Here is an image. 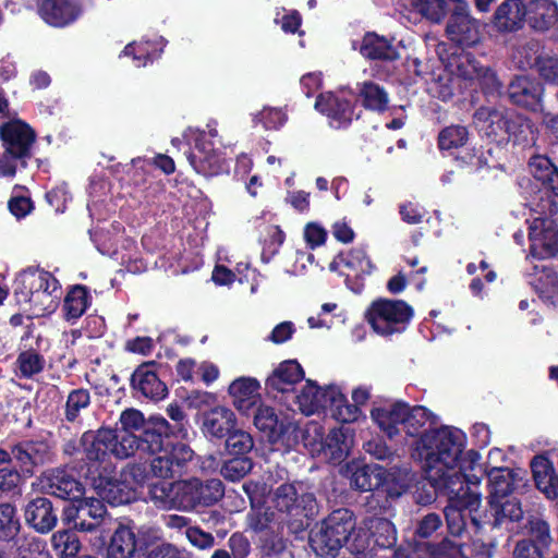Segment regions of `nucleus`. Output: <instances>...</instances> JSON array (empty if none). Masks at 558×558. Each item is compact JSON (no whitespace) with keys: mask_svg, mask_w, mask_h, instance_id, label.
<instances>
[{"mask_svg":"<svg viewBox=\"0 0 558 558\" xmlns=\"http://www.w3.org/2000/svg\"><path fill=\"white\" fill-rule=\"evenodd\" d=\"M465 434L456 427L441 426L410 442L411 457L421 463L427 480L435 488L451 483L478 485L484 466L475 450L464 451Z\"/></svg>","mask_w":558,"mask_h":558,"instance_id":"nucleus-1","label":"nucleus"},{"mask_svg":"<svg viewBox=\"0 0 558 558\" xmlns=\"http://www.w3.org/2000/svg\"><path fill=\"white\" fill-rule=\"evenodd\" d=\"M225 494L218 478L202 481L193 477L173 483L158 482L150 485L149 498L159 508L192 511L197 507H209Z\"/></svg>","mask_w":558,"mask_h":558,"instance_id":"nucleus-2","label":"nucleus"},{"mask_svg":"<svg viewBox=\"0 0 558 558\" xmlns=\"http://www.w3.org/2000/svg\"><path fill=\"white\" fill-rule=\"evenodd\" d=\"M170 424L163 417L153 418L146 426L142 438L143 452L154 458L150 461V473L160 478L172 476L174 466H182L192 460L194 452L184 442H173Z\"/></svg>","mask_w":558,"mask_h":558,"instance_id":"nucleus-3","label":"nucleus"},{"mask_svg":"<svg viewBox=\"0 0 558 558\" xmlns=\"http://www.w3.org/2000/svg\"><path fill=\"white\" fill-rule=\"evenodd\" d=\"M355 518L349 509L332 511L319 525L312 530L310 544L316 555L335 557L343 545H348L351 553H360L366 546L365 537L355 536Z\"/></svg>","mask_w":558,"mask_h":558,"instance_id":"nucleus-4","label":"nucleus"},{"mask_svg":"<svg viewBox=\"0 0 558 558\" xmlns=\"http://www.w3.org/2000/svg\"><path fill=\"white\" fill-rule=\"evenodd\" d=\"M14 296L25 312L44 316L56 311L61 298L59 281L48 271L28 268L14 281Z\"/></svg>","mask_w":558,"mask_h":558,"instance_id":"nucleus-5","label":"nucleus"},{"mask_svg":"<svg viewBox=\"0 0 558 558\" xmlns=\"http://www.w3.org/2000/svg\"><path fill=\"white\" fill-rule=\"evenodd\" d=\"M477 485L461 483H451L449 487L435 488L441 494L448 496V505L445 508V517L448 529L452 535H461L466 527V518L470 519L472 526L477 531L482 527V521L477 515L481 506V494L476 489Z\"/></svg>","mask_w":558,"mask_h":558,"instance_id":"nucleus-6","label":"nucleus"},{"mask_svg":"<svg viewBox=\"0 0 558 558\" xmlns=\"http://www.w3.org/2000/svg\"><path fill=\"white\" fill-rule=\"evenodd\" d=\"M529 239L531 255L536 258L558 257V229L551 217L557 213V205L551 198L530 201Z\"/></svg>","mask_w":558,"mask_h":558,"instance_id":"nucleus-7","label":"nucleus"},{"mask_svg":"<svg viewBox=\"0 0 558 558\" xmlns=\"http://www.w3.org/2000/svg\"><path fill=\"white\" fill-rule=\"evenodd\" d=\"M474 122L486 136L506 134L518 143L534 142V126L530 119L512 111L480 108L474 114Z\"/></svg>","mask_w":558,"mask_h":558,"instance_id":"nucleus-8","label":"nucleus"},{"mask_svg":"<svg viewBox=\"0 0 558 558\" xmlns=\"http://www.w3.org/2000/svg\"><path fill=\"white\" fill-rule=\"evenodd\" d=\"M271 504L279 513V519L294 526H304V520L317 513V502L314 495L306 490L303 484H282L271 496Z\"/></svg>","mask_w":558,"mask_h":558,"instance_id":"nucleus-9","label":"nucleus"},{"mask_svg":"<svg viewBox=\"0 0 558 558\" xmlns=\"http://www.w3.org/2000/svg\"><path fill=\"white\" fill-rule=\"evenodd\" d=\"M351 470V485L356 489L363 492L381 489L391 498L400 497L412 481L408 469L393 468L387 471L378 464H364Z\"/></svg>","mask_w":558,"mask_h":558,"instance_id":"nucleus-10","label":"nucleus"},{"mask_svg":"<svg viewBox=\"0 0 558 558\" xmlns=\"http://www.w3.org/2000/svg\"><path fill=\"white\" fill-rule=\"evenodd\" d=\"M413 308L401 300L378 299L367 307L365 319L375 333L389 337L405 330Z\"/></svg>","mask_w":558,"mask_h":558,"instance_id":"nucleus-11","label":"nucleus"},{"mask_svg":"<svg viewBox=\"0 0 558 558\" xmlns=\"http://www.w3.org/2000/svg\"><path fill=\"white\" fill-rule=\"evenodd\" d=\"M354 442V433L349 427H338L324 438L322 427L316 423L307 425L304 432V444L313 454H323L331 463L343 461Z\"/></svg>","mask_w":558,"mask_h":558,"instance_id":"nucleus-12","label":"nucleus"},{"mask_svg":"<svg viewBox=\"0 0 558 558\" xmlns=\"http://www.w3.org/2000/svg\"><path fill=\"white\" fill-rule=\"evenodd\" d=\"M217 135V130H211L209 133L198 132V130L189 131L193 146L187 159L197 173L215 175L223 169V159L211 141Z\"/></svg>","mask_w":558,"mask_h":558,"instance_id":"nucleus-13","label":"nucleus"},{"mask_svg":"<svg viewBox=\"0 0 558 558\" xmlns=\"http://www.w3.org/2000/svg\"><path fill=\"white\" fill-rule=\"evenodd\" d=\"M116 439V433L101 428L97 432H85L81 438V445L86 460L90 463L88 476L101 471L108 472L111 463L108 461L111 453V445Z\"/></svg>","mask_w":558,"mask_h":558,"instance_id":"nucleus-14","label":"nucleus"},{"mask_svg":"<svg viewBox=\"0 0 558 558\" xmlns=\"http://www.w3.org/2000/svg\"><path fill=\"white\" fill-rule=\"evenodd\" d=\"M332 389H336V385L319 387L315 381L307 379L290 399L305 415H312L326 410L333 418L336 402L330 398Z\"/></svg>","mask_w":558,"mask_h":558,"instance_id":"nucleus-15","label":"nucleus"},{"mask_svg":"<svg viewBox=\"0 0 558 558\" xmlns=\"http://www.w3.org/2000/svg\"><path fill=\"white\" fill-rule=\"evenodd\" d=\"M446 32L449 39L460 46H472L478 41L480 25L478 22L471 16L469 5L465 1L458 0L448 20Z\"/></svg>","mask_w":558,"mask_h":558,"instance_id":"nucleus-16","label":"nucleus"},{"mask_svg":"<svg viewBox=\"0 0 558 558\" xmlns=\"http://www.w3.org/2000/svg\"><path fill=\"white\" fill-rule=\"evenodd\" d=\"M304 378V371L295 360H287L278 364L266 379V388L276 398L277 393L289 401L296 391V385Z\"/></svg>","mask_w":558,"mask_h":558,"instance_id":"nucleus-17","label":"nucleus"},{"mask_svg":"<svg viewBox=\"0 0 558 558\" xmlns=\"http://www.w3.org/2000/svg\"><path fill=\"white\" fill-rule=\"evenodd\" d=\"M372 393V388L367 385H360L353 388L351 392L352 403H350L342 389L336 385V389L330 392V398L336 402L333 418L341 423H353L363 416L362 407L365 405Z\"/></svg>","mask_w":558,"mask_h":558,"instance_id":"nucleus-18","label":"nucleus"},{"mask_svg":"<svg viewBox=\"0 0 558 558\" xmlns=\"http://www.w3.org/2000/svg\"><path fill=\"white\" fill-rule=\"evenodd\" d=\"M43 488L61 499L76 500L84 493L82 483L75 477L72 470L54 469L40 477Z\"/></svg>","mask_w":558,"mask_h":558,"instance_id":"nucleus-19","label":"nucleus"},{"mask_svg":"<svg viewBox=\"0 0 558 558\" xmlns=\"http://www.w3.org/2000/svg\"><path fill=\"white\" fill-rule=\"evenodd\" d=\"M36 138L32 128L21 120H13L0 128V140L7 151L26 158Z\"/></svg>","mask_w":558,"mask_h":558,"instance_id":"nucleus-20","label":"nucleus"},{"mask_svg":"<svg viewBox=\"0 0 558 558\" xmlns=\"http://www.w3.org/2000/svg\"><path fill=\"white\" fill-rule=\"evenodd\" d=\"M315 108L327 116L330 125L336 129L345 126L354 117L352 99L347 98L343 93L320 94L316 99Z\"/></svg>","mask_w":558,"mask_h":558,"instance_id":"nucleus-21","label":"nucleus"},{"mask_svg":"<svg viewBox=\"0 0 558 558\" xmlns=\"http://www.w3.org/2000/svg\"><path fill=\"white\" fill-rule=\"evenodd\" d=\"M82 13L74 0H43L38 5L41 20L52 27H65L75 22Z\"/></svg>","mask_w":558,"mask_h":558,"instance_id":"nucleus-22","label":"nucleus"},{"mask_svg":"<svg viewBox=\"0 0 558 558\" xmlns=\"http://www.w3.org/2000/svg\"><path fill=\"white\" fill-rule=\"evenodd\" d=\"M405 411V402L379 404L372 409L371 418L388 438L393 439L401 434Z\"/></svg>","mask_w":558,"mask_h":558,"instance_id":"nucleus-23","label":"nucleus"},{"mask_svg":"<svg viewBox=\"0 0 558 558\" xmlns=\"http://www.w3.org/2000/svg\"><path fill=\"white\" fill-rule=\"evenodd\" d=\"M253 423L272 444L283 440L286 434L295 430L293 423L279 420L275 410L264 403L256 405Z\"/></svg>","mask_w":558,"mask_h":558,"instance_id":"nucleus-24","label":"nucleus"},{"mask_svg":"<svg viewBox=\"0 0 558 558\" xmlns=\"http://www.w3.org/2000/svg\"><path fill=\"white\" fill-rule=\"evenodd\" d=\"M111 469L108 472H99L97 475H92V484L97 495L105 501L118 506L132 501L135 499L133 493L123 483L121 475L119 478L109 476Z\"/></svg>","mask_w":558,"mask_h":558,"instance_id":"nucleus-25","label":"nucleus"},{"mask_svg":"<svg viewBox=\"0 0 558 558\" xmlns=\"http://www.w3.org/2000/svg\"><path fill=\"white\" fill-rule=\"evenodd\" d=\"M235 426L236 416L226 405H216L202 414V432L206 437L221 439Z\"/></svg>","mask_w":558,"mask_h":558,"instance_id":"nucleus-26","label":"nucleus"},{"mask_svg":"<svg viewBox=\"0 0 558 558\" xmlns=\"http://www.w3.org/2000/svg\"><path fill=\"white\" fill-rule=\"evenodd\" d=\"M260 384L252 377H239L234 379L228 388L233 407L242 414H247L250 410L260 402Z\"/></svg>","mask_w":558,"mask_h":558,"instance_id":"nucleus-27","label":"nucleus"},{"mask_svg":"<svg viewBox=\"0 0 558 558\" xmlns=\"http://www.w3.org/2000/svg\"><path fill=\"white\" fill-rule=\"evenodd\" d=\"M530 172L533 178L541 182L543 190L531 201L539 202V198H550L548 192L558 197V169L545 156H534L529 162Z\"/></svg>","mask_w":558,"mask_h":558,"instance_id":"nucleus-28","label":"nucleus"},{"mask_svg":"<svg viewBox=\"0 0 558 558\" xmlns=\"http://www.w3.org/2000/svg\"><path fill=\"white\" fill-rule=\"evenodd\" d=\"M402 430L407 438L414 441L436 428L435 415L425 407H410L407 403Z\"/></svg>","mask_w":558,"mask_h":558,"instance_id":"nucleus-29","label":"nucleus"},{"mask_svg":"<svg viewBox=\"0 0 558 558\" xmlns=\"http://www.w3.org/2000/svg\"><path fill=\"white\" fill-rule=\"evenodd\" d=\"M133 387L150 399H162L167 393L166 385L156 373V363L148 362L140 365L132 376Z\"/></svg>","mask_w":558,"mask_h":558,"instance_id":"nucleus-30","label":"nucleus"},{"mask_svg":"<svg viewBox=\"0 0 558 558\" xmlns=\"http://www.w3.org/2000/svg\"><path fill=\"white\" fill-rule=\"evenodd\" d=\"M25 520L37 532L48 533L57 524V514L48 498L38 497L31 500L25 507Z\"/></svg>","mask_w":558,"mask_h":558,"instance_id":"nucleus-31","label":"nucleus"},{"mask_svg":"<svg viewBox=\"0 0 558 558\" xmlns=\"http://www.w3.org/2000/svg\"><path fill=\"white\" fill-rule=\"evenodd\" d=\"M12 453L23 472L28 474H33L35 466L46 463L51 457L49 446L41 441L19 444L13 448Z\"/></svg>","mask_w":558,"mask_h":558,"instance_id":"nucleus-32","label":"nucleus"},{"mask_svg":"<svg viewBox=\"0 0 558 558\" xmlns=\"http://www.w3.org/2000/svg\"><path fill=\"white\" fill-rule=\"evenodd\" d=\"M543 93L542 86L527 76H519L508 88L509 98L513 104L535 110Z\"/></svg>","mask_w":558,"mask_h":558,"instance_id":"nucleus-33","label":"nucleus"},{"mask_svg":"<svg viewBox=\"0 0 558 558\" xmlns=\"http://www.w3.org/2000/svg\"><path fill=\"white\" fill-rule=\"evenodd\" d=\"M525 19L523 0H505L495 12L494 23L501 32H513L522 27Z\"/></svg>","mask_w":558,"mask_h":558,"instance_id":"nucleus-34","label":"nucleus"},{"mask_svg":"<svg viewBox=\"0 0 558 558\" xmlns=\"http://www.w3.org/2000/svg\"><path fill=\"white\" fill-rule=\"evenodd\" d=\"M138 542L134 527L128 524H119L113 531L108 548V558H133L137 550Z\"/></svg>","mask_w":558,"mask_h":558,"instance_id":"nucleus-35","label":"nucleus"},{"mask_svg":"<svg viewBox=\"0 0 558 558\" xmlns=\"http://www.w3.org/2000/svg\"><path fill=\"white\" fill-rule=\"evenodd\" d=\"M526 20L538 31H546L558 21V5L553 0H530L526 3Z\"/></svg>","mask_w":558,"mask_h":558,"instance_id":"nucleus-36","label":"nucleus"},{"mask_svg":"<svg viewBox=\"0 0 558 558\" xmlns=\"http://www.w3.org/2000/svg\"><path fill=\"white\" fill-rule=\"evenodd\" d=\"M339 264H343L348 269V271H342V274L347 277V284L349 287L351 277L362 278L365 275H369L373 270L372 262L367 258L365 251L360 247L352 248L347 254L339 256L338 260H333L330 264V270H337Z\"/></svg>","mask_w":558,"mask_h":558,"instance_id":"nucleus-37","label":"nucleus"},{"mask_svg":"<svg viewBox=\"0 0 558 558\" xmlns=\"http://www.w3.org/2000/svg\"><path fill=\"white\" fill-rule=\"evenodd\" d=\"M353 48L368 59L395 60L399 57L397 49L385 37L374 33H367L362 38L359 46L353 44Z\"/></svg>","mask_w":558,"mask_h":558,"instance_id":"nucleus-38","label":"nucleus"},{"mask_svg":"<svg viewBox=\"0 0 558 558\" xmlns=\"http://www.w3.org/2000/svg\"><path fill=\"white\" fill-rule=\"evenodd\" d=\"M485 473L488 478L489 506L496 505L499 499L508 498L513 489L514 475L512 471L507 468H493L489 471L484 469Z\"/></svg>","mask_w":558,"mask_h":558,"instance_id":"nucleus-39","label":"nucleus"},{"mask_svg":"<svg viewBox=\"0 0 558 558\" xmlns=\"http://www.w3.org/2000/svg\"><path fill=\"white\" fill-rule=\"evenodd\" d=\"M92 296L83 286L73 287L64 298L63 316L66 322H76L90 306Z\"/></svg>","mask_w":558,"mask_h":558,"instance_id":"nucleus-40","label":"nucleus"},{"mask_svg":"<svg viewBox=\"0 0 558 558\" xmlns=\"http://www.w3.org/2000/svg\"><path fill=\"white\" fill-rule=\"evenodd\" d=\"M451 2L457 4L458 0H400L404 9L413 10L434 23L442 21Z\"/></svg>","mask_w":558,"mask_h":558,"instance_id":"nucleus-41","label":"nucleus"},{"mask_svg":"<svg viewBox=\"0 0 558 558\" xmlns=\"http://www.w3.org/2000/svg\"><path fill=\"white\" fill-rule=\"evenodd\" d=\"M106 513V507L99 499H81V521H77V530L82 532L94 531Z\"/></svg>","mask_w":558,"mask_h":558,"instance_id":"nucleus-42","label":"nucleus"},{"mask_svg":"<svg viewBox=\"0 0 558 558\" xmlns=\"http://www.w3.org/2000/svg\"><path fill=\"white\" fill-rule=\"evenodd\" d=\"M494 512V526H501L506 522H514L522 518L523 511L520 502L514 498L499 499L496 505L490 506Z\"/></svg>","mask_w":558,"mask_h":558,"instance_id":"nucleus-43","label":"nucleus"},{"mask_svg":"<svg viewBox=\"0 0 558 558\" xmlns=\"http://www.w3.org/2000/svg\"><path fill=\"white\" fill-rule=\"evenodd\" d=\"M16 375L22 378H31L40 373L45 367V359L34 350L23 351L16 359Z\"/></svg>","mask_w":558,"mask_h":558,"instance_id":"nucleus-44","label":"nucleus"},{"mask_svg":"<svg viewBox=\"0 0 558 558\" xmlns=\"http://www.w3.org/2000/svg\"><path fill=\"white\" fill-rule=\"evenodd\" d=\"M138 449L143 451L142 437L138 439L134 433L120 430L119 434H116L110 450L114 457L125 459Z\"/></svg>","mask_w":558,"mask_h":558,"instance_id":"nucleus-45","label":"nucleus"},{"mask_svg":"<svg viewBox=\"0 0 558 558\" xmlns=\"http://www.w3.org/2000/svg\"><path fill=\"white\" fill-rule=\"evenodd\" d=\"M420 558H468L464 548L461 545L454 544L450 541H444L437 547L425 548L420 547L415 550Z\"/></svg>","mask_w":558,"mask_h":558,"instance_id":"nucleus-46","label":"nucleus"},{"mask_svg":"<svg viewBox=\"0 0 558 558\" xmlns=\"http://www.w3.org/2000/svg\"><path fill=\"white\" fill-rule=\"evenodd\" d=\"M90 403L89 391L83 388L72 390L65 402L64 416L68 422H76L81 412Z\"/></svg>","mask_w":558,"mask_h":558,"instance_id":"nucleus-47","label":"nucleus"},{"mask_svg":"<svg viewBox=\"0 0 558 558\" xmlns=\"http://www.w3.org/2000/svg\"><path fill=\"white\" fill-rule=\"evenodd\" d=\"M155 51L154 45L148 40L133 41L124 47L120 58L131 57L134 61V65L140 68L151 62Z\"/></svg>","mask_w":558,"mask_h":558,"instance_id":"nucleus-48","label":"nucleus"},{"mask_svg":"<svg viewBox=\"0 0 558 558\" xmlns=\"http://www.w3.org/2000/svg\"><path fill=\"white\" fill-rule=\"evenodd\" d=\"M468 140L469 133L465 126L450 125L439 133L438 144L441 150H450L464 146Z\"/></svg>","mask_w":558,"mask_h":558,"instance_id":"nucleus-49","label":"nucleus"},{"mask_svg":"<svg viewBox=\"0 0 558 558\" xmlns=\"http://www.w3.org/2000/svg\"><path fill=\"white\" fill-rule=\"evenodd\" d=\"M361 97L366 108L383 111L388 105V95L379 85L365 82L361 88Z\"/></svg>","mask_w":558,"mask_h":558,"instance_id":"nucleus-50","label":"nucleus"},{"mask_svg":"<svg viewBox=\"0 0 558 558\" xmlns=\"http://www.w3.org/2000/svg\"><path fill=\"white\" fill-rule=\"evenodd\" d=\"M253 122L265 130H278L287 122V114L281 108L264 107L253 114Z\"/></svg>","mask_w":558,"mask_h":558,"instance_id":"nucleus-51","label":"nucleus"},{"mask_svg":"<svg viewBox=\"0 0 558 558\" xmlns=\"http://www.w3.org/2000/svg\"><path fill=\"white\" fill-rule=\"evenodd\" d=\"M52 544L59 550L60 558H72L80 550V541L69 531H59L52 535Z\"/></svg>","mask_w":558,"mask_h":558,"instance_id":"nucleus-52","label":"nucleus"},{"mask_svg":"<svg viewBox=\"0 0 558 558\" xmlns=\"http://www.w3.org/2000/svg\"><path fill=\"white\" fill-rule=\"evenodd\" d=\"M123 483L136 496V492L142 487L148 478V472L143 464L133 463L126 465L120 473Z\"/></svg>","mask_w":558,"mask_h":558,"instance_id":"nucleus-53","label":"nucleus"},{"mask_svg":"<svg viewBox=\"0 0 558 558\" xmlns=\"http://www.w3.org/2000/svg\"><path fill=\"white\" fill-rule=\"evenodd\" d=\"M20 530V521L15 509L10 504L0 505V538H13Z\"/></svg>","mask_w":558,"mask_h":558,"instance_id":"nucleus-54","label":"nucleus"},{"mask_svg":"<svg viewBox=\"0 0 558 558\" xmlns=\"http://www.w3.org/2000/svg\"><path fill=\"white\" fill-rule=\"evenodd\" d=\"M227 449L231 454L244 456L250 452L254 446L252 436L241 429H233L227 435Z\"/></svg>","mask_w":558,"mask_h":558,"instance_id":"nucleus-55","label":"nucleus"},{"mask_svg":"<svg viewBox=\"0 0 558 558\" xmlns=\"http://www.w3.org/2000/svg\"><path fill=\"white\" fill-rule=\"evenodd\" d=\"M252 468L253 463L250 458H233L223 464L221 474L225 478L235 482L244 477L252 470Z\"/></svg>","mask_w":558,"mask_h":558,"instance_id":"nucleus-56","label":"nucleus"},{"mask_svg":"<svg viewBox=\"0 0 558 558\" xmlns=\"http://www.w3.org/2000/svg\"><path fill=\"white\" fill-rule=\"evenodd\" d=\"M151 416L148 421H145L143 414L135 409H128L121 413L120 423L123 432L134 433L135 430L143 429L142 438L144 437L146 426L155 418Z\"/></svg>","mask_w":558,"mask_h":558,"instance_id":"nucleus-57","label":"nucleus"},{"mask_svg":"<svg viewBox=\"0 0 558 558\" xmlns=\"http://www.w3.org/2000/svg\"><path fill=\"white\" fill-rule=\"evenodd\" d=\"M459 74L466 80H488L493 83L496 82V77L493 72L488 69L477 68L473 60H471L468 56L460 59V63L458 65Z\"/></svg>","mask_w":558,"mask_h":558,"instance_id":"nucleus-58","label":"nucleus"},{"mask_svg":"<svg viewBox=\"0 0 558 558\" xmlns=\"http://www.w3.org/2000/svg\"><path fill=\"white\" fill-rule=\"evenodd\" d=\"M529 535L537 542L536 546H539L542 549L551 542L547 523L538 519L530 521Z\"/></svg>","mask_w":558,"mask_h":558,"instance_id":"nucleus-59","label":"nucleus"},{"mask_svg":"<svg viewBox=\"0 0 558 558\" xmlns=\"http://www.w3.org/2000/svg\"><path fill=\"white\" fill-rule=\"evenodd\" d=\"M275 22L281 25L283 32L295 33L301 25V15L296 11L281 9L276 13Z\"/></svg>","mask_w":558,"mask_h":558,"instance_id":"nucleus-60","label":"nucleus"},{"mask_svg":"<svg viewBox=\"0 0 558 558\" xmlns=\"http://www.w3.org/2000/svg\"><path fill=\"white\" fill-rule=\"evenodd\" d=\"M327 231L317 222H310L304 228V239L311 248H315L325 243Z\"/></svg>","mask_w":558,"mask_h":558,"instance_id":"nucleus-61","label":"nucleus"},{"mask_svg":"<svg viewBox=\"0 0 558 558\" xmlns=\"http://www.w3.org/2000/svg\"><path fill=\"white\" fill-rule=\"evenodd\" d=\"M186 538L189 542L199 548L207 549L213 547L214 537L210 533L204 532L198 527H187L185 531Z\"/></svg>","mask_w":558,"mask_h":558,"instance_id":"nucleus-62","label":"nucleus"},{"mask_svg":"<svg viewBox=\"0 0 558 558\" xmlns=\"http://www.w3.org/2000/svg\"><path fill=\"white\" fill-rule=\"evenodd\" d=\"M364 450L377 460H389L393 452L381 439H372L364 444Z\"/></svg>","mask_w":558,"mask_h":558,"instance_id":"nucleus-63","label":"nucleus"},{"mask_svg":"<svg viewBox=\"0 0 558 558\" xmlns=\"http://www.w3.org/2000/svg\"><path fill=\"white\" fill-rule=\"evenodd\" d=\"M514 558H544V553L539 546L532 543L531 541L523 539L517 543L514 551Z\"/></svg>","mask_w":558,"mask_h":558,"instance_id":"nucleus-64","label":"nucleus"}]
</instances>
